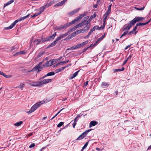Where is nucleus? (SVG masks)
Here are the masks:
<instances>
[{"instance_id":"obj_1","label":"nucleus","mask_w":151,"mask_h":151,"mask_svg":"<svg viewBox=\"0 0 151 151\" xmlns=\"http://www.w3.org/2000/svg\"><path fill=\"white\" fill-rule=\"evenodd\" d=\"M29 14H28L26 16L23 17H21L18 19L15 20V21L14 22L12 23L9 26L5 27L4 28V29L8 30L12 29L15 26L17 23L19 22H20L24 20V19L27 18L29 16Z\"/></svg>"},{"instance_id":"obj_2","label":"nucleus","mask_w":151,"mask_h":151,"mask_svg":"<svg viewBox=\"0 0 151 151\" xmlns=\"http://www.w3.org/2000/svg\"><path fill=\"white\" fill-rule=\"evenodd\" d=\"M42 104L40 102H37L34 104L31 108L29 111H26V112L28 114H30L35 111L37 109L39 108L41 105Z\"/></svg>"},{"instance_id":"obj_3","label":"nucleus","mask_w":151,"mask_h":151,"mask_svg":"<svg viewBox=\"0 0 151 151\" xmlns=\"http://www.w3.org/2000/svg\"><path fill=\"white\" fill-rule=\"evenodd\" d=\"M42 62H40L38 64L36 65L34 68L32 70L29 71V72H31L34 71H36L38 73L40 71H41L43 69L42 67L41 66Z\"/></svg>"},{"instance_id":"obj_4","label":"nucleus","mask_w":151,"mask_h":151,"mask_svg":"<svg viewBox=\"0 0 151 151\" xmlns=\"http://www.w3.org/2000/svg\"><path fill=\"white\" fill-rule=\"evenodd\" d=\"M91 130V129L88 130L83 133L76 139V140H80L84 138L88 132Z\"/></svg>"},{"instance_id":"obj_5","label":"nucleus","mask_w":151,"mask_h":151,"mask_svg":"<svg viewBox=\"0 0 151 151\" xmlns=\"http://www.w3.org/2000/svg\"><path fill=\"white\" fill-rule=\"evenodd\" d=\"M132 22H133L132 21H131L130 22L127 24H125L124 26V28L123 29V31L128 30L132 27V26H134V24Z\"/></svg>"},{"instance_id":"obj_6","label":"nucleus","mask_w":151,"mask_h":151,"mask_svg":"<svg viewBox=\"0 0 151 151\" xmlns=\"http://www.w3.org/2000/svg\"><path fill=\"white\" fill-rule=\"evenodd\" d=\"M105 34H104L100 38H99L98 40L96 41V42L93 45V44H91L90 46L89 47H87V48H86L85 49V50H87L90 47H93L95 46L96 43H97L99 41H101L103 38H104L105 36Z\"/></svg>"},{"instance_id":"obj_7","label":"nucleus","mask_w":151,"mask_h":151,"mask_svg":"<svg viewBox=\"0 0 151 151\" xmlns=\"http://www.w3.org/2000/svg\"><path fill=\"white\" fill-rule=\"evenodd\" d=\"M45 42L46 41H45V38H43V36H42L41 37V39L35 40H34V43L37 42L36 43V45H37L39 44L43 43Z\"/></svg>"},{"instance_id":"obj_8","label":"nucleus","mask_w":151,"mask_h":151,"mask_svg":"<svg viewBox=\"0 0 151 151\" xmlns=\"http://www.w3.org/2000/svg\"><path fill=\"white\" fill-rule=\"evenodd\" d=\"M86 31V30L85 29V28H83L81 29H80V30H78L76 31L74 33H73L72 34V35L73 36H75L76 35H77L81 33L85 32Z\"/></svg>"},{"instance_id":"obj_9","label":"nucleus","mask_w":151,"mask_h":151,"mask_svg":"<svg viewBox=\"0 0 151 151\" xmlns=\"http://www.w3.org/2000/svg\"><path fill=\"white\" fill-rule=\"evenodd\" d=\"M52 79H44L40 81L41 85L44 84H45L47 83L51 82L52 81Z\"/></svg>"},{"instance_id":"obj_10","label":"nucleus","mask_w":151,"mask_h":151,"mask_svg":"<svg viewBox=\"0 0 151 151\" xmlns=\"http://www.w3.org/2000/svg\"><path fill=\"white\" fill-rule=\"evenodd\" d=\"M144 18L142 17H136L132 20L133 22L132 23L134 24V25L137 22L141 21L144 19Z\"/></svg>"},{"instance_id":"obj_11","label":"nucleus","mask_w":151,"mask_h":151,"mask_svg":"<svg viewBox=\"0 0 151 151\" xmlns=\"http://www.w3.org/2000/svg\"><path fill=\"white\" fill-rule=\"evenodd\" d=\"M56 35V32H55L52 35L45 38V41H48L51 40H52L54 39Z\"/></svg>"},{"instance_id":"obj_12","label":"nucleus","mask_w":151,"mask_h":151,"mask_svg":"<svg viewBox=\"0 0 151 151\" xmlns=\"http://www.w3.org/2000/svg\"><path fill=\"white\" fill-rule=\"evenodd\" d=\"M85 22V25H86V26L83 27L85 28V29L86 30V31L88 30L89 29L90 27V21L88 20L86 21Z\"/></svg>"},{"instance_id":"obj_13","label":"nucleus","mask_w":151,"mask_h":151,"mask_svg":"<svg viewBox=\"0 0 151 151\" xmlns=\"http://www.w3.org/2000/svg\"><path fill=\"white\" fill-rule=\"evenodd\" d=\"M40 83V81H36L35 82H33L32 83H30L29 84L32 86H34V87H38L40 86L41 85V84Z\"/></svg>"},{"instance_id":"obj_14","label":"nucleus","mask_w":151,"mask_h":151,"mask_svg":"<svg viewBox=\"0 0 151 151\" xmlns=\"http://www.w3.org/2000/svg\"><path fill=\"white\" fill-rule=\"evenodd\" d=\"M69 33V32L68 31L65 34L60 35L59 37H57L56 39L58 41L62 38H63L67 36Z\"/></svg>"},{"instance_id":"obj_15","label":"nucleus","mask_w":151,"mask_h":151,"mask_svg":"<svg viewBox=\"0 0 151 151\" xmlns=\"http://www.w3.org/2000/svg\"><path fill=\"white\" fill-rule=\"evenodd\" d=\"M86 15V14L84 13L83 14H81L79 15V16L77 17H76V18L73 21H74V22L75 23L78 21L80 20L83 17Z\"/></svg>"},{"instance_id":"obj_16","label":"nucleus","mask_w":151,"mask_h":151,"mask_svg":"<svg viewBox=\"0 0 151 151\" xmlns=\"http://www.w3.org/2000/svg\"><path fill=\"white\" fill-rule=\"evenodd\" d=\"M75 22H74V21L73 20L71 22H70L69 23H66L65 24H64L63 26H62L63 27V28H67L68 26L72 25L74 24Z\"/></svg>"},{"instance_id":"obj_17","label":"nucleus","mask_w":151,"mask_h":151,"mask_svg":"<svg viewBox=\"0 0 151 151\" xmlns=\"http://www.w3.org/2000/svg\"><path fill=\"white\" fill-rule=\"evenodd\" d=\"M97 122L95 121H92L90 122L89 125V127H92L98 124Z\"/></svg>"},{"instance_id":"obj_18","label":"nucleus","mask_w":151,"mask_h":151,"mask_svg":"<svg viewBox=\"0 0 151 151\" xmlns=\"http://www.w3.org/2000/svg\"><path fill=\"white\" fill-rule=\"evenodd\" d=\"M112 6V4L109 5L108 7L107 10L106 12V13L104 14L105 15H106L107 16H109V15L111 12V7Z\"/></svg>"},{"instance_id":"obj_19","label":"nucleus","mask_w":151,"mask_h":151,"mask_svg":"<svg viewBox=\"0 0 151 151\" xmlns=\"http://www.w3.org/2000/svg\"><path fill=\"white\" fill-rule=\"evenodd\" d=\"M69 65L66 66L64 67H62L58 69L55 70L56 73H58L59 72L62 71L63 70L65 69L67 67H68Z\"/></svg>"},{"instance_id":"obj_20","label":"nucleus","mask_w":151,"mask_h":151,"mask_svg":"<svg viewBox=\"0 0 151 151\" xmlns=\"http://www.w3.org/2000/svg\"><path fill=\"white\" fill-rule=\"evenodd\" d=\"M67 0H63L62 1L60 2L57 3L56 5H54V6H61L67 1Z\"/></svg>"},{"instance_id":"obj_21","label":"nucleus","mask_w":151,"mask_h":151,"mask_svg":"<svg viewBox=\"0 0 151 151\" xmlns=\"http://www.w3.org/2000/svg\"><path fill=\"white\" fill-rule=\"evenodd\" d=\"M58 41L57 40L56 38L55 40L50 43L48 46V47H52L53 46H54L57 43V42H58Z\"/></svg>"},{"instance_id":"obj_22","label":"nucleus","mask_w":151,"mask_h":151,"mask_svg":"<svg viewBox=\"0 0 151 151\" xmlns=\"http://www.w3.org/2000/svg\"><path fill=\"white\" fill-rule=\"evenodd\" d=\"M80 70H79L76 72L74 73L72 75V76H70L69 78L70 79H72L74 78L76 76L78 73V72H79Z\"/></svg>"},{"instance_id":"obj_23","label":"nucleus","mask_w":151,"mask_h":151,"mask_svg":"<svg viewBox=\"0 0 151 151\" xmlns=\"http://www.w3.org/2000/svg\"><path fill=\"white\" fill-rule=\"evenodd\" d=\"M150 21V20L148 22L143 23H141V22H138L136 24V26H143V25H145L147 24Z\"/></svg>"},{"instance_id":"obj_24","label":"nucleus","mask_w":151,"mask_h":151,"mask_svg":"<svg viewBox=\"0 0 151 151\" xmlns=\"http://www.w3.org/2000/svg\"><path fill=\"white\" fill-rule=\"evenodd\" d=\"M79 10V9H76L74 11L69 13V14L70 16L73 15L77 12Z\"/></svg>"},{"instance_id":"obj_25","label":"nucleus","mask_w":151,"mask_h":151,"mask_svg":"<svg viewBox=\"0 0 151 151\" xmlns=\"http://www.w3.org/2000/svg\"><path fill=\"white\" fill-rule=\"evenodd\" d=\"M14 1V0H10L7 3L4 4V8L10 4H11Z\"/></svg>"},{"instance_id":"obj_26","label":"nucleus","mask_w":151,"mask_h":151,"mask_svg":"<svg viewBox=\"0 0 151 151\" xmlns=\"http://www.w3.org/2000/svg\"><path fill=\"white\" fill-rule=\"evenodd\" d=\"M46 8L45 7V5L40 7V11L39 12L40 14H41L44 11Z\"/></svg>"},{"instance_id":"obj_27","label":"nucleus","mask_w":151,"mask_h":151,"mask_svg":"<svg viewBox=\"0 0 151 151\" xmlns=\"http://www.w3.org/2000/svg\"><path fill=\"white\" fill-rule=\"evenodd\" d=\"M85 20H84L81 23H79V24H77V26L78 28L81 27L85 25Z\"/></svg>"},{"instance_id":"obj_28","label":"nucleus","mask_w":151,"mask_h":151,"mask_svg":"<svg viewBox=\"0 0 151 151\" xmlns=\"http://www.w3.org/2000/svg\"><path fill=\"white\" fill-rule=\"evenodd\" d=\"M124 70V68L123 67L122 69H114V72H119L123 71Z\"/></svg>"},{"instance_id":"obj_29","label":"nucleus","mask_w":151,"mask_h":151,"mask_svg":"<svg viewBox=\"0 0 151 151\" xmlns=\"http://www.w3.org/2000/svg\"><path fill=\"white\" fill-rule=\"evenodd\" d=\"M78 27L77 26V25L73 27H72V28H71L70 29L69 32H72V31H73L75 30L77 28H78Z\"/></svg>"},{"instance_id":"obj_30","label":"nucleus","mask_w":151,"mask_h":151,"mask_svg":"<svg viewBox=\"0 0 151 151\" xmlns=\"http://www.w3.org/2000/svg\"><path fill=\"white\" fill-rule=\"evenodd\" d=\"M108 85H109L108 83L104 82H102L101 84V86L102 87H104Z\"/></svg>"},{"instance_id":"obj_31","label":"nucleus","mask_w":151,"mask_h":151,"mask_svg":"<svg viewBox=\"0 0 151 151\" xmlns=\"http://www.w3.org/2000/svg\"><path fill=\"white\" fill-rule=\"evenodd\" d=\"M53 4V2L52 1H51L50 2V3L47 4H46L45 5V7L46 8L50 6H51L52 4Z\"/></svg>"},{"instance_id":"obj_32","label":"nucleus","mask_w":151,"mask_h":151,"mask_svg":"<svg viewBox=\"0 0 151 151\" xmlns=\"http://www.w3.org/2000/svg\"><path fill=\"white\" fill-rule=\"evenodd\" d=\"M55 74V73L53 71H52V72H51L48 73L47 74V76H53Z\"/></svg>"},{"instance_id":"obj_33","label":"nucleus","mask_w":151,"mask_h":151,"mask_svg":"<svg viewBox=\"0 0 151 151\" xmlns=\"http://www.w3.org/2000/svg\"><path fill=\"white\" fill-rule=\"evenodd\" d=\"M23 123L22 121H20L19 122H17L14 124V125L17 127L21 125Z\"/></svg>"},{"instance_id":"obj_34","label":"nucleus","mask_w":151,"mask_h":151,"mask_svg":"<svg viewBox=\"0 0 151 151\" xmlns=\"http://www.w3.org/2000/svg\"><path fill=\"white\" fill-rule=\"evenodd\" d=\"M1 75H2L6 78H9V76L6 75L3 72L0 71Z\"/></svg>"},{"instance_id":"obj_35","label":"nucleus","mask_w":151,"mask_h":151,"mask_svg":"<svg viewBox=\"0 0 151 151\" xmlns=\"http://www.w3.org/2000/svg\"><path fill=\"white\" fill-rule=\"evenodd\" d=\"M63 29V27L62 26H61L59 27H55V28L56 30H60Z\"/></svg>"},{"instance_id":"obj_36","label":"nucleus","mask_w":151,"mask_h":151,"mask_svg":"<svg viewBox=\"0 0 151 151\" xmlns=\"http://www.w3.org/2000/svg\"><path fill=\"white\" fill-rule=\"evenodd\" d=\"M50 60L47 61L45 63V65L46 67L50 66H51V64H50Z\"/></svg>"},{"instance_id":"obj_37","label":"nucleus","mask_w":151,"mask_h":151,"mask_svg":"<svg viewBox=\"0 0 151 151\" xmlns=\"http://www.w3.org/2000/svg\"><path fill=\"white\" fill-rule=\"evenodd\" d=\"M145 8V6H143L142 7H140V8H137V7H135V9L137 10H140V11H142L143 10L144 8Z\"/></svg>"},{"instance_id":"obj_38","label":"nucleus","mask_w":151,"mask_h":151,"mask_svg":"<svg viewBox=\"0 0 151 151\" xmlns=\"http://www.w3.org/2000/svg\"><path fill=\"white\" fill-rule=\"evenodd\" d=\"M64 124V122H60L57 126V127H60L62 126Z\"/></svg>"},{"instance_id":"obj_39","label":"nucleus","mask_w":151,"mask_h":151,"mask_svg":"<svg viewBox=\"0 0 151 151\" xmlns=\"http://www.w3.org/2000/svg\"><path fill=\"white\" fill-rule=\"evenodd\" d=\"M24 86V84L23 83H21L20 85L18 86V88H19L21 89L22 90L23 89V88Z\"/></svg>"},{"instance_id":"obj_40","label":"nucleus","mask_w":151,"mask_h":151,"mask_svg":"<svg viewBox=\"0 0 151 151\" xmlns=\"http://www.w3.org/2000/svg\"><path fill=\"white\" fill-rule=\"evenodd\" d=\"M128 31H127L125 32H124L121 35V37H120V38H121L122 37H123V36H125L127 34H128Z\"/></svg>"},{"instance_id":"obj_41","label":"nucleus","mask_w":151,"mask_h":151,"mask_svg":"<svg viewBox=\"0 0 151 151\" xmlns=\"http://www.w3.org/2000/svg\"><path fill=\"white\" fill-rule=\"evenodd\" d=\"M88 142H89V141H88L83 146V149H85V148H86V147H87L88 145Z\"/></svg>"},{"instance_id":"obj_42","label":"nucleus","mask_w":151,"mask_h":151,"mask_svg":"<svg viewBox=\"0 0 151 151\" xmlns=\"http://www.w3.org/2000/svg\"><path fill=\"white\" fill-rule=\"evenodd\" d=\"M93 28V29H94V30H95V29L100 30V28L97 25L94 26Z\"/></svg>"},{"instance_id":"obj_43","label":"nucleus","mask_w":151,"mask_h":151,"mask_svg":"<svg viewBox=\"0 0 151 151\" xmlns=\"http://www.w3.org/2000/svg\"><path fill=\"white\" fill-rule=\"evenodd\" d=\"M40 14L39 12H38L37 13H35L32 16V17H36L37 16H38Z\"/></svg>"},{"instance_id":"obj_44","label":"nucleus","mask_w":151,"mask_h":151,"mask_svg":"<svg viewBox=\"0 0 151 151\" xmlns=\"http://www.w3.org/2000/svg\"><path fill=\"white\" fill-rule=\"evenodd\" d=\"M108 17V16L105 15L104 14V18L103 19V22H104V23L106 22V20Z\"/></svg>"},{"instance_id":"obj_45","label":"nucleus","mask_w":151,"mask_h":151,"mask_svg":"<svg viewBox=\"0 0 151 151\" xmlns=\"http://www.w3.org/2000/svg\"><path fill=\"white\" fill-rule=\"evenodd\" d=\"M33 134V132H31L29 134L27 135L25 137H26L27 138H28L29 137L31 136Z\"/></svg>"},{"instance_id":"obj_46","label":"nucleus","mask_w":151,"mask_h":151,"mask_svg":"<svg viewBox=\"0 0 151 151\" xmlns=\"http://www.w3.org/2000/svg\"><path fill=\"white\" fill-rule=\"evenodd\" d=\"M88 41L87 40V41H86L84 42L81 43L82 46H84V45H86L87 43H88Z\"/></svg>"},{"instance_id":"obj_47","label":"nucleus","mask_w":151,"mask_h":151,"mask_svg":"<svg viewBox=\"0 0 151 151\" xmlns=\"http://www.w3.org/2000/svg\"><path fill=\"white\" fill-rule=\"evenodd\" d=\"M50 64H51V65L54 64L55 63V61L54 60H50Z\"/></svg>"},{"instance_id":"obj_48","label":"nucleus","mask_w":151,"mask_h":151,"mask_svg":"<svg viewBox=\"0 0 151 151\" xmlns=\"http://www.w3.org/2000/svg\"><path fill=\"white\" fill-rule=\"evenodd\" d=\"M17 47H15V46H13L12 47V48L10 50L11 51H12L13 50H14L16 49H17Z\"/></svg>"},{"instance_id":"obj_49","label":"nucleus","mask_w":151,"mask_h":151,"mask_svg":"<svg viewBox=\"0 0 151 151\" xmlns=\"http://www.w3.org/2000/svg\"><path fill=\"white\" fill-rule=\"evenodd\" d=\"M35 146V144L34 143L31 144L29 146V147L30 148L34 147Z\"/></svg>"},{"instance_id":"obj_50","label":"nucleus","mask_w":151,"mask_h":151,"mask_svg":"<svg viewBox=\"0 0 151 151\" xmlns=\"http://www.w3.org/2000/svg\"><path fill=\"white\" fill-rule=\"evenodd\" d=\"M134 32L132 30L129 33L128 32V35H132V34L134 33Z\"/></svg>"},{"instance_id":"obj_51","label":"nucleus","mask_w":151,"mask_h":151,"mask_svg":"<svg viewBox=\"0 0 151 151\" xmlns=\"http://www.w3.org/2000/svg\"><path fill=\"white\" fill-rule=\"evenodd\" d=\"M74 49H75L80 48L79 44H77L76 45H74Z\"/></svg>"},{"instance_id":"obj_52","label":"nucleus","mask_w":151,"mask_h":151,"mask_svg":"<svg viewBox=\"0 0 151 151\" xmlns=\"http://www.w3.org/2000/svg\"><path fill=\"white\" fill-rule=\"evenodd\" d=\"M132 55H131L130 54L129 56L128 57V58H127V59L128 60H130L131 59V58L132 57Z\"/></svg>"},{"instance_id":"obj_53","label":"nucleus","mask_w":151,"mask_h":151,"mask_svg":"<svg viewBox=\"0 0 151 151\" xmlns=\"http://www.w3.org/2000/svg\"><path fill=\"white\" fill-rule=\"evenodd\" d=\"M74 46H73V47H70L69 48H68V49H67V50H74L75 49H74Z\"/></svg>"},{"instance_id":"obj_54","label":"nucleus","mask_w":151,"mask_h":151,"mask_svg":"<svg viewBox=\"0 0 151 151\" xmlns=\"http://www.w3.org/2000/svg\"><path fill=\"white\" fill-rule=\"evenodd\" d=\"M65 63V61H62L59 63L58 64L60 65H62L63 64Z\"/></svg>"},{"instance_id":"obj_55","label":"nucleus","mask_w":151,"mask_h":151,"mask_svg":"<svg viewBox=\"0 0 151 151\" xmlns=\"http://www.w3.org/2000/svg\"><path fill=\"white\" fill-rule=\"evenodd\" d=\"M21 54V51L17 52L15 54L16 55H19Z\"/></svg>"},{"instance_id":"obj_56","label":"nucleus","mask_w":151,"mask_h":151,"mask_svg":"<svg viewBox=\"0 0 151 151\" xmlns=\"http://www.w3.org/2000/svg\"><path fill=\"white\" fill-rule=\"evenodd\" d=\"M47 74H46V75H44V76H43L41 78H40L39 80H40L41 79H43L44 78H46V77H47Z\"/></svg>"},{"instance_id":"obj_57","label":"nucleus","mask_w":151,"mask_h":151,"mask_svg":"<svg viewBox=\"0 0 151 151\" xmlns=\"http://www.w3.org/2000/svg\"><path fill=\"white\" fill-rule=\"evenodd\" d=\"M96 14L95 13H94L93 15H92L91 17V18H95L96 16Z\"/></svg>"},{"instance_id":"obj_58","label":"nucleus","mask_w":151,"mask_h":151,"mask_svg":"<svg viewBox=\"0 0 151 151\" xmlns=\"http://www.w3.org/2000/svg\"><path fill=\"white\" fill-rule=\"evenodd\" d=\"M88 81H86L84 84V86H87L88 84Z\"/></svg>"},{"instance_id":"obj_59","label":"nucleus","mask_w":151,"mask_h":151,"mask_svg":"<svg viewBox=\"0 0 151 151\" xmlns=\"http://www.w3.org/2000/svg\"><path fill=\"white\" fill-rule=\"evenodd\" d=\"M137 26H136H136H135V27L134 28L132 29V30L134 32L137 29Z\"/></svg>"},{"instance_id":"obj_60","label":"nucleus","mask_w":151,"mask_h":151,"mask_svg":"<svg viewBox=\"0 0 151 151\" xmlns=\"http://www.w3.org/2000/svg\"><path fill=\"white\" fill-rule=\"evenodd\" d=\"M64 108H63L60 110L56 114L55 116H57Z\"/></svg>"},{"instance_id":"obj_61","label":"nucleus","mask_w":151,"mask_h":151,"mask_svg":"<svg viewBox=\"0 0 151 151\" xmlns=\"http://www.w3.org/2000/svg\"><path fill=\"white\" fill-rule=\"evenodd\" d=\"M21 54H24L26 53V52L24 50H23L22 51H21Z\"/></svg>"},{"instance_id":"obj_62","label":"nucleus","mask_w":151,"mask_h":151,"mask_svg":"<svg viewBox=\"0 0 151 151\" xmlns=\"http://www.w3.org/2000/svg\"><path fill=\"white\" fill-rule=\"evenodd\" d=\"M76 122H73V128H75V126L76 125Z\"/></svg>"},{"instance_id":"obj_63","label":"nucleus","mask_w":151,"mask_h":151,"mask_svg":"<svg viewBox=\"0 0 151 151\" xmlns=\"http://www.w3.org/2000/svg\"><path fill=\"white\" fill-rule=\"evenodd\" d=\"M77 118H77L76 117V118L74 119L73 120H74V122L76 123V122L78 121Z\"/></svg>"},{"instance_id":"obj_64","label":"nucleus","mask_w":151,"mask_h":151,"mask_svg":"<svg viewBox=\"0 0 151 151\" xmlns=\"http://www.w3.org/2000/svg\"><path fill=\"white\" fill-rule=\"evenodd\" d=\"M130 46H131V45H128L127 46L125 47V48H124V49L125 50H127V49L128 48H129L130 47Z\"/></svg>"}]
</instances>
